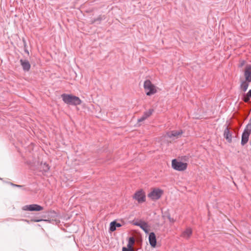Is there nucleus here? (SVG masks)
Wrapping results in <instances>:
<instances>
[{
	"label": "nucleus",
	"mask_w": 251,
	"mask_h": 251,
	"mask_svg": "<svg viewBox=\"0 0 251 251\" xmlns=\"http://www.w3.org/2000/svg\"><path fill=\"white\" fill-rule=\"evenodd\" d=\"M61 98L63 101L67 104L78 105L82 102L81 100L78 97L70 94H63L61 95Z\"/></svg>",
	"instance_id": "obj_1"
},
{
	"label": "nucleus",
	"mask_w": 251,
	"mask_h": 251,
	"mask_svg": "<svg viewBox=\"0 0 251 251\" xmlns=\"http://www.w3.org/2000/svg\"><path fill=\"white\" fill-rule=\"evenodd\" d=\"M251 133V121L246 126L242 135L241 144L244 146L249 141V136Z\"/></svg>",
	"instance_id": "obj_2"
},
{
	"label": "nucleus",
	"mask_w": 251,
	"mask_h": 251,
	"mask_svg": "<svg viewBox=\"0 0 251 251\" xmlns=\"http://www.w3.org/2000/svg\"><path fill=\"white\" fill-rule=\"evenodd\" d=\"M144 88L147 96H151L156 93L155 86L150 80H146L144 83Z\"/></svg>",
	"instance_id": "obj_3"
},
{
	"label": "nucleus",
	"mask_w": 251,
	"mask_h": 251,
	"mask_svg": "<svg viewBox=\"0 0 251 251\" xmlns=\"http://www.w3.org/2000/svg\"><path fill=\"white\" fill-rule=\"evenodd\" d=\"M172 166L173 168L176 170L183 171L186 169L187 163L178 161L175 159L172 160Z\"/></svg>",
	"instance_id": "obj_4"
},
{
	"label": "nucleus",
	"mask_w": 251,
	"mask_h": 251,
	"mask_svg": "<svg viewBox=\"0 0 251 251\" xmlns=\"http://www.w3.org/2000/svg\"><path fill=\"white\" fill-rule=\"evenodd\" d=\"M163 191L158 188H154L148 194V197L151 200L155 201L159 199L162 194Z\"/></svg>",
	"instance_id": "obj_5"
},
{
	"label": "nucleus",
	"mask_w": 251,
	"mask_h": 251,
	"mask_svg": "<svg viewBox=\"0 0 251 251\" xmlns=\"http://www.w3.org/2000/svg\"><path fill=\"white\" fill-rule=\"evenodd\" d=\"M133 199L138 201L139 203H142L146 201V196L143 190L137 191L133 196Z\"/></svg>",
	"instance_id": "obj_6"
},
{
	"label": "nucleus",
	"mask_w": 251,
	"mask_h": 251,
	"mask_svg": "<svg viewBox=\"0 0 251 251\" xmlns=\"http://www.w3.org/2000/svg\"><path fill=\"white\" fill-rule=\"evenodd\" d=\"M24 210L30 211H40L44 209L43 207L37 204H32L30 205H26L23 207Z\"/></svg>",
	"instance_id": "obj_7"
},
{
	"label": "nucleus",
	"mask_w": 251,
	"mask_h": 251,
	"mask_svg": "<svg viewBox=\"0 0 251 251\" xmlns=\"http://www.w3.org/2000/svg\"><path fill=\"white\" fill-rule=\"evenodd\" d=\"M246 80L248 82L251 81V66L248 65L246 66L244 74Z\"/></svg>",
	"instance_id": "obj_8"
},
{
	"label": "nucleus",
	"mask_w": 251,
	"mask_h": 251,
	"mask_svg": "<svg viewBox=\"0 0 251 251\" xmlns=\"http://www.w3.org/2000/svg\"><path fill=\"white\" fill-rule=\"evenodd\" d=\"M134 225L139 226L145 232V233H149V226L147 223L143 221H140L135 222Z\"/></svg>",
	"instance_id": "obj_9"
},
{
	"label": "nucleus",
	"mask_w": 251,
	"mask_h": 251,
	"mask_svg": "<svg viewBox=\"0 0 251 251\" xmlns=\"http://www.w3.org/2000/svg\"><path fill=\"white\" fill-rule=\"evenodd\" d=\"M183 133L182 130H172L167 133V135L169 137H176V138H179L181 134Z\"/></svg>",
	"instance_id": "obj_10"
},
{
	"label": "nucleus",
	"mask_w": 251,
	"mask_h": 251,
	"mask_svg": "<svg viewBox=\"0 0 251 251\" xmlns=\"http://www.w3.org/2000/svg\"><path fill=\"white\" fill-rule=\"evenodd\" d=\"M20 62L21 66H22L23 69L25 72H28L29 71L31 65L28 60L21 59Z\"/></svg>",
	"instance_id": "obj_11"
},
{
	"label": "nucleus",
	"mask_w": 251,
	"mask_h": 251,
	"mask_svg": "<svg viewBox=\"0 0 251 251\" xmlns=\"http://www.w3.org/2000/svg\"><path fill=\"white\" fill-rule=\"evenodd\" d=\"M153 109H150L148 111H145L143 115L138 119V122H142L149 117L153 113Z\"/></svg>",
	"instance_id": "obj_12"
},
{
	"label": "nucleus",
	"mask_w": 251,
	"mask_h": 251,
	"mask_svg": "<svg viewBox=\"0 0 251 251\" xmlns=\"http://www.w3.org/2000/svg\"><path fill=\"white\" fill-rule=\"evenodd\" d=\"M149 243L152 247H155L156 245V236L154 232H151L149 234Z\"/></svg>",
	"instance_id": "obj_13"
},
{
	"label": "nucleus",
	"mask_w": 251,
	"mask_h": 251,
	"mask_svg": "<svg viewBox=\"0 0 251 251\" xmlns=\"http://www.w3.org/2000/svg\"><path fill=\"white\" fill-rule=\"evenodd\" d=\"M224 136L228 143L232 142V134L228 127H226L224 130Z\"/></svg>",
	"instance_id": "obj_14"
},
{
	"label": "nucleus",
	"mask_w": 251,
	"mask_h": 251,
	"mask_svg": "<svg viewBox=\"0 0 251 251\" xmlns=\"http://www.w3.org/2000/svg\"><path fill=\"white\" fill-rule=\"evenodd\" d=\"M192 234V229L190 227H188L182 233V236L185 238H189Z\"/></svg>",
	"instance_id": "obj_15"
},
{
	"label": "nucleus",
	"mask_w": 251,
	"mask_h": 251,
	"mask_svg": "<svg viewBox=\"0 0 251 251\" xmlns=\"http://www.w3.org/2000/svg\"><path fill=\"white\" fill-rule=\"evenodd\" d=\"M249 82L246 80L243 81L241 84L240 87L244 92L247 91L249 86Z\"/></svg>",
	"instance_id": "obj_16"
},
{
	"label": "nucleus",
	"mask_w": 251,
	"mask_h": 251,
	"mask_svg": "<svg viewBox=\"0 0 251 251\" xmlns=\"http://www.w3.org/2000/svg\"><path fill=\"white\" fill-rule=\"evenodd\" d=\"M105 19L104 16H99L98 18L94 19L91 21V24L97 23L100 24L102 19Z\"/></svg>",
	"instance_id": "obj_17"
},
{
	"label": "nucleus",
	"mask_w": 251,
	"mask_h": 251,
	"mask_svg": "<svg viewBox=\"0 0 251 251\" xmlns=\"http://www.w3.org/2000/svg\"><path fill=\"white\" fill-rule=\"evenodd\" d=\"M135 240L133 237H131L129 238L128 244L126 248H132L133 244H134Z\"/></svg>",
	"instance_id": "obj_18"
},
{
	"label": "nucleus",
	"mask_w": 251,
	"mask_h": 251,
	"mask_svg": "<svg viewBox=\"0 0 251 251\" xmlns=\"http://www.w3.org/2000/svg\"><path fill=\"white\" fill-rule=\"evenodd\" d=\"M115 224V221L112 222L110 224L109 230L112 232L114 231L116 229V226Z\"/></svg>",
	"instance_id": "obj_19"
},
{
	"label": "nucleus",
	"mask_w": 251,
	"mask_h": 251,
	"mask_svg": "<svg viewBox=\"0 0 251 251\" xmlns=\"http://www.w3.org/2000/svg\"><path fill=\"white\" fill-rule=\"evenodd\" d=\"M22 41L23 42V43H24V51H25V52H26L27 54H29V52H28V50H27V44H26V41H25V39L23 38L22 39Z\"/></svg>",
	"instance_id": "obj_20"
},
{
	"label": "nucleus",
	"mask_w": 251,
	"mask_h": 251,
	"mask_svg": "<svg viewBox=\"0 0 251 251\" xmlns=\"http://www.w3.org/2000/svg\"><path fill=\"white\" fill-rule=\"evenodd\" d=\"M250 97L248 96V95L246 94H244L243 96V97L242 98V100L245 102H248L250 100Z\"/></svg>",
	"instance_id": "obj_21"
},
{
	"label": "nucleus",
	"mask_w": 251,
	"mask_h": 251,
	"mask_svg": "<svg viewBox=\"0 0 251 251\" xmlns=\"http://www.w3.org/2000/svg\"><path fill=\"white\" fill-rule=\"evenodd\" d=\"M43 171L45 172H48L49 171V170L50 169L49 165L47 164L46 163H45L43 164Z\"/></svg>",
	"instance_id": "obj_22"
},
{
	"label": "nucleus",
	"mask_w": 251,
	"mask_h": 251,
	"mask_svg": "<svg viewBox=\"0 0 251 251\" xmlns=\"http://www.w3.org/2000/svg\"><path fill=\"white\" fill-rule=\"evenodd\" d=\"M123 251H135L133 248H126V247H123L122 249Z\"/></svg>",
	"instance_id": "obj_23"
},
{
	"label": "nucleus",
	"mask_w": 251,
	"mask_h": 251,
	"mask_svg": "<svg viewBox=\"0 0 251 251\" xmlns=\"http://www.w3.org/2000/svg\"><path fill=\"white\" fill-rule=\"evenodd\" d=\"M115 226H116V227H120L122 226V225L120 223H117L116 221H115Z\"/></svg>",
	"instance_id": "obj_24"
},
{
	"label": "nucleus",
	"mask_w": 251,
	"mask_h": 251,
	"mask_svg": "<svg viewBox=\"0 0 251 251\" xmlns=\"http://www.w3.org/2000/svg\"><path fill=\"white\" fill-rule=\"evenodd\" d=\"M168 219L169 220L170 222L173 223L174 220L172 219L170 215L168 216Z\"/></svg>",
	"instance_id": "obj_25"
},
{
	"label": "nucleus",
	"mask_w": 251,
	"mask_h": 251,
	"mask_svg": "<svg viewBox=\"0 0 251 251\" xmlns=\"http://www.w3.org/2000/svg\"><path fill=\"white\" fill-rule=\"evenodd\" d=\"M11 185L14 186H15V187H22V185H17V184H13V183H11Z\"/></svg>",
	"instance_id": "obj_26"
},
{
	"label": "nucleus",
	"mask_w": 251,
	"mask_h": 251,
	"mask_svg": "<svg viewBox=\"0 0 251 251\" xmlns=\"http://www.w3.org/2000/svg\"><path fill=\"white\" fill-rule=\"evenodd\" d=\"M249 97L251 98V89L249 90V91L247 94Z\"/></svg>",
	"instance_id": "obj_27"
},
{
	"label": "nucleus",
	"mask_w": 251,
	"mask_h": 251,
	"mask_svg": "<svg viewBox=\"0 0 251 251\" xmlns=\"http://www.w3.org/2000/svg\"><path fill=\"white\" fill-rule=\"evenodd\" d=\"M32 221L35 222H38L41 221L42 220H32Z\"/></svg>",
	"instance_id": "obj_28"
}]
</instances>
